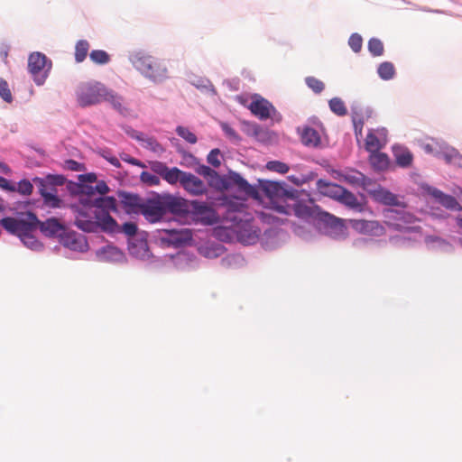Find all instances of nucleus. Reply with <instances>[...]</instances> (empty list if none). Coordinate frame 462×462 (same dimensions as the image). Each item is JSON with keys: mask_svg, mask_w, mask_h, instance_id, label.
Instances as JSON below:
<instances>
[{"mask_svg": "<svg viewBox=\"0 0 462 462\" xmlns=\"http://www.w3.org/2000/svg\"><path fill=\"white\" fill-rule=\"evenodd\" d=\"M261 197L265 196L275 211L284 215H294L319 229L344 236L346 226L344 220L324 211L305 189H296L285 181L258 180Z\"/></svg>", "mask_w": 462, "mask_h": 462, "instance_id": "obj_1", "label": "nucleus"}, {"mask_svg": "<svg viewBox=\"0 0 462 462\" xmlns=\"http://www.w3.org/2000/svg\"><path fill=\"white\" fill-rule=\"evenodd\" d=\"M367 193L372 199L379 204L397 207L399 208H384L383 216L387 226L395 231L410 233L419 230L420 226H409L408 225L415 222L416 217L413 214L405 210V203L401 201L398 196L389 189L377 185L374 189H367Z\"/></svg>", "mask_w": 462, "mask_h": 462, "instance_id": "obj_2", "label": "nucleus"}, {"mask_svg": "<svg viewBox=\"0 0 462 462\" xmlns=\"http://www.w3.org/2000/svg\"><path fill=\"white\" fill-rule=\"evenodd\" d=\"M98 207L92 211L80 213V217H76L75 226L87 233H95L98 229L109 234H117L120 232V226L116 220L110 215V211L117 212V200L114 196H108L106 199H100L96 201Z\"/></svg>", "mask_w": 462, "mask_h": 462, "instance_id": "obj_3", "label": "nucleus"}, {"mask_svg": "<svg viewBox=\"0 0 462 462\" xmlns=\"http://www.w3.org/2000/svg\"><path fill=\"white\" fill-rule=\"evenodd\" d=\"M220 222V217L216 209L205 201L190 200L189 212L184 223L214 226Z\"/></svg>", "mask_w": 462, "mask_h": 462, "instance_id": "obj_4", "label": "nucleus"}, {"mask_svg": "<svg viewBox=\"0 0 462 462\" xmlns=\"http://www.w3.org/2000/svg\"><path fill=\"white\" fill-rule=\"evenodd\" d=\"M154 236L162 246L180 248L191 245L193 241L192 232L188 228H160Z\"/></svg>", "mask_w": 462, "mask_h": 462, "instance_id": "obj_5", "label": "nucleus"}, {"mask_svg": "<svg viewBox=\"0 0 462 462\" xmlns=\"http://www.w3.org/2000/svg\"><path fill=\"white\" fill-rule=\"evenodd\" d=\"M52 68V60L44 53L40 51L32 52L28 57V70L31 73L34 83L42 86L48 79Z\"/></svg>", "mask_w": 462, "mask_h": 462, "instance_id": "obj_6", "label": "nucleus"}, {"mask_svg": "<svg viewBox=\"0 0 462 462\" xmlns=\"http://www.w3.org/2000/svg\"><path fill=\"white\" fill-rule=\"evenodd\" d=\"M150 223H161L166 215L162 193L152 191L143 200L141 213Z\"/></svg>", "mask_w": 462, "mask_h": 462, "instance_id": "obj_7", "label": "nucleus"}, {"mask_svg": "<svg viewBox=\"0 0 462 462\" xmlns=\"http://www.w3.org/2000/svg\"><path fill=\"white\" fill-rule=\"evenodd\" d=\"M106 86L100 82H93L80 86L77 92V102L80 107H88L99 104L103 99Z\"/></svg>", "mask_w": 462, "mask_h": 462, "instance_id": "obj_8", "label": "nucleus"}, {"mask_svg": "<svg viewBox=\"0 0 462 462\" xmlns=\"http://www.w3.org/2000/svg\"><path fill=\"white\" fill-rule=\"evenodd\" d=\"M165 215L171 214L174 221L185 222L190 200L171 193H162Z\"/></svg>", "mask_w": 462, "mask_h": 462, "instance_id": "obj_9", "label": "nucleus"}, {"mask_svg": "<svg viewBox=\"0 0 462 462\" xmlns=\"http://www.w3.org/2000/svg\"><path fill=\"white\" fill-rule=\"evenodd\" d=\"M106 197L107 196H97L93 185L82 183L79 203H75L70 206L72 211L76 215L75 217H80V213L82 211H92V209L98 207V204L96 203V201L100 200V199H106Z\"/></svg>", "mask_w": 462, "mask_h": 462, "instance_id": "obj_10", "label": "nucleus"}, {"mask_svg": "<svg viewBox=\"0 0 462 462\" xmlns=\"http://www.w3.org/2000/svg\"><path fill=\"white\" fill-rule=\"evenodd\" d=\"M248 108L251 113L260 120L272 118L279 122L282 120V115L277 111L274 106L262 96L255 94Z\"/></svg>", "mask_w": 462, "mask_h": 462, "instance_id": "obj_11", "label": "nucleus"}, {"mask_svg": "<svg viewBox=\"0 0 462 462\" xmlns=\"http://www.w3.org/2000/svg\"><path fill=\"white\" fill-rule=\"evenodd\" d=\"M228 190L235 189L238 193L254 199H260L261 195L259 192L258 184H250L244 177L238 172L234 171H228Z\"/></svg>", "mask_w": 462, "mask_h": 462, "instance_id": "obj_12", "label": "nucleus"}, {"mask_svg": "<svg viewBox=\"0 0 462 462\" xmlns=\"http://www.w3.org/2000/svg\"><path fill=\"white\" fill-rule=\"evenodd\" d=\"M25 215L28 216L31 220V226L28 230L23 231L18 238L27 248L35 252L42 251L44 248L43 244L32 234L33 231L38 228L40 219L37 215L31 210H27Z\"/></svg>", "mask_w": 462, "mask_h": 462, "instance_id": "obj_13", "label": "nucleus"}, {"mask_svg": "<svg viewBox=\"0 0 462 462\" xmlns=\"http://www.w3.org/2000/svg\"><path fill=\"white\" fill-rule=\"evenodd\" d=\"M60 243L64 247L79 253H85L89 248L86 236L74 230L67 229L63 236H61Z\"/></svg>", "mask_w": 462, "mask_h": 462, "instance_id": "obj_14", "label": "nucleus"}, {"mask_svg": "<svg viewBox=\"0 0 462 462\" xmlns=\"http://www.w3.org/2000/svg\"><path fill=\"white\" fill-rule=\"evenodd\" d=\"M117 199L122 208L127 214H140L143 208V199L136 193L125 190H117Z\"/></svg>", "mask_w": 462, "mask_h": 462, "instance_id": "obj_15", "label": "nucleus"}, {"mask_svg": "<svg viewBox=\"0 0 462 462\" xmlns=\"http://www.w3.org/2000/svg\"><path fill=\"white\" fill-rule=\"evenodd\" d=\"M437 145L439 150L435 152L436 158L443 159L448 164L462 168V154L457 148L444 141H437Z\"/></svg>", "mask_w": 462, "mask_h": 462, "instance_id": "obj_16", "label": "nucleus"}, {"mask_svg": "<svg viewBox=\"0 0 462 462\" xmlns=\"http://www.w3.org/2000/svg\"><path fill=\"white\" fill-rule=\"evenodd\" d=\"M32 182L38 187V191L42 198L45 206L51 208H60L63 206V200L58 196L57 189H50L44 186L42 177L32 178Z\"/></svg>", "mask_w": 462, "mask_h": 462, "instance_id": "obj_17", "label": "nucleus"}, {"mask_svg": "<svg viewBox=\"0 0 462 462\" xmlns=\"http://www.w3.org/2000/svg\"><path fill=\"white\" fill-rule=\"evenodd\" d=\"M38 228L44 236L59 238L60 241L68 229L66 225L54 217H49L45 221L40 220Z\"/></svg>", "mask_w": 462, "mask_h": 462, "instance_id": "obj_18", "label": "nucleus"}, {"mask_svg": "<svg viewBox=\"0 0 462 462\" xmlns=\"http://www.w3.org/2000/svg\"><path fill=\"white\" fill-rule=\"evenodd\" d=\"M30 221L31 220L29 219L28 216H26L25 218L5 217L0 219V226L9 234L19 237L23 231L28 230L30 228Z\"/></svg>", "mask_w": 462, "mask_h": 462, "instance_id": "obj_19", "label": "nucleus"}, {"mask_svg": "<svg viewBox=\"0 0 462 462\" xmlns=\"http://www.w3.org/2000/svg\"><path fill=\"white\" fill-rule=\"evenodd\" d=\"M128 59L133 67L145 77L152 66L153 56L149 55L143 50H138L130 52Z\"/></svg>", "mask_w": 462, "mask_h": 462, "instance_id": "obj_20", "label": "nucleus"}, {"mask_svg": "<svg viewBox=\"0 0 462 462\" xmlns=\"http://www.w3.org/2000/svg\"><path fill=\"white\" fill-rule=\"evenodd\" d=\"M428 193L435 199V200L447 209L452 211L462 210V206L459 204L457 199L449 194H446L440 189L429 186L427 189Z\"/></svg>", "mask_w": 462, "mask_h": 462, "instance_id": "obj_21", "label": "nucleus"}, {"mask_svg": "<svg viewBox=\"0 0 462 462\" xmlns=\"http://www.w3.org/2000/svg\"><path fill=\"white\" fill-rule=\"evenodd\" d=\"M340 175L346 182L354 187H361L366 192L367 189H369L368 187L373 183V180L371 178L353 168L346 169L345 172Z\"/></svg>", "mask_w": 462, "mask_h": 462, "instance_id": "obj_22", "label": "nucleus"}, {"mask_svg": "<svg viewBox=\"0 0 462 462\" xmlns=\"http://www.w3.org/2000/svg\"><path fill=\"white\" fill-rule=\"evenodd\" d=\"M144 78L154 84H160L165 81L169 78L168 68L165 62L153 57L152 66Z\"/></svg>", "mask_w": 462, "mask_h": 462, "instance_id": "obj_23", "label": "nucleus"}, {"mask_svg": "<svg viewBox=\"0 0 462 462\" xmlns=\"http://www.w3.org/2000/svg\"><path fill=\"white\" fill-rule=\"evenodd\" d=\"M98 261L107 263H121L125 259V254L117 246L107 245L96 251Z\"/></svg>", "mask_w": 462, "mask_h": 462, "instance_id": "obj_24", "label": "nucleus"}, {"mask_svg": "<svg viewBox=\"0 0 462 462\" xmlns=\"http://www.w3.org/2000/svg\"><path fill=\"white\" fill-rule=\"evenodd\" d=\"M181 187L193 196L203 195L208 191L205 182L190 172H186Z\"/></svg>", "mask_w": 462, "mask_h": 462, "instance_id": "obj_25", "label": "nucleus"}, {"mask_svg": "<svg viewBox=\"0 0 462 462\" xmlns=\"http://www.w3.org/2000/svg\"><path fill=\"white\" fill-rule=\"evenodd\" d=\"M350 226L360 234L377 236L382 226L377 221L365 219H349Z\"/></svg>", "mask_w": 462, "mask_h": 462, "instance_id": "obj_26", "label": "nucleus"}, {"mask_svg": "<svg viewBox=\"0 0 462 462\" xmlns=\"http://www.w3.org/2000/svg\"><path fill=\"white\" fill-rule=\"evenodd\" d=\"M102 101L108 102L121 116H127L129 109L124 105V97L106 87Z\"/></svg>", "mask_w": 462, "mask_h": 462, "instance_id": "obj_27", "label": "nucleus"}, {"mask_svg": "<svg viewBox=\"0 0 462 462\" xmlns=\"http://www.w3.org/2000/svg\"><path fill=\"white\" fill-rule=\"evenodd\" d=\"M317 189L322 196L328 197L337 201L344 187L327 180L319 179L317 181Z\"/></svg>", "mask_w": 462, "mask_h": 462, "instance_id": "obj_28", "label": "nucleus"}, {"mask_svg": "<svg viewBox=\"0 0 462 462\" xmlns=\"http://www.w3.org/2000/svg\"><path fill=\"white\" fill-rule=\"evenodd\" d=\"M393 154L399 167L407 169L411 166L413 154L407 147L395 144L393 146Z\"/></svg>", "mask_w": 462, "mask_h": 462, "instance_id": "obj_29", "label": "nucleus"}, {"mask_svg": "<svg viewBox=\"0 0 462 462\" xmlns=\"http://www.w3.org/2000/svg\"><path fill=\"white\" fill-rule=\"evenodd\" d=\"M337 201L356 212H362L365 208V204L359 201L354 193L346 188L341 190Z\"/></svg>", "mask_w": 462, "mask_h": 462, "instance_id": "obj_30", "label": "nucleus"}, {"mask_svg": "<svg viewBox=\"0 0 462 462\" xmlns=\"http://www.w3.org/2000/svg\"><path fill=\"white\" fill-rule=\"evenodd\" d=\"M300 134V141L307 147H319L321 139L319 132L311 126L304 125Z\"/></svg>", "mask_w": 462, "mask_h": 462, "instance_id": "obj_31", "label": "nucleus"}, {"mask_svg": "<svg viewBox=\"0 0 462 462\" xmlns=\"http://www.w3.org/2000/svg\"><path fill=\"white\" fill-rule=\"evenodd\" d=\"M425 243L427 247L430 250L440 251L444 253H451L454 250V246L449 241L437 236H426Z\"/></svg>", "mask_w": 462, "mask_h": 462, "instance_id": "obj_32", "label": "nucleus"}, {"mask_svg": "<svg viewBox=\"0 0 462 462\" xmlns=\"http://www.w3.org/2000/svg\"><path fill=\"white\" fill-rule=\"evenodd\" d=\"M369 162L375 171H383L388 169L390 160L386 153L376 151L370 152Z\"/></svg>", "mask_w": 462, "mask_h": 462, "instance_id": "obj_33", "label": "nucleus"}, {"mask_svg": "<svg viewBox=\"0 0 462 462\" xmlns=\"http://www.w3.org/2000/svg\"><path fill=\"white\" fill-rule=\"evenodd\" d=\"M209 187L218 191L228 190V173L220 175L217 171H213L206 179Z\"/></svg>", "mask_w": 462, "mask_h": 462, "instance_id": "obj_34", "label": "nucleus"}, {"mask_svg": "<svg viewBox=\"0 0 462 462\" xmlns=\"http://www.w3.org/2000/svg\"><path fill=\"white\" fill-rule=\"evenodd\" d=\"M378 77L384 81H389L394 79L396 75V69L393 62L383 61L381 62L376 69Z\"/></svg>", "mask_w": 462, "mask_h": 462, "instance_id": "obj_35", "label": "nucleus"}, {"mask_svg": "<svg viewBox=\"0 0 462 462\" xmlns=\"http://www.w3.org/2000/svg\"><path fill=\"white\" fill-rule=\"evenodd\" d=\"M277 138H278V135L274 131H273L267 127H263L261 125H260V130L257 131V134L254 136V139L258 143H260L262 144H265V145L272 144V143H275Z\"/></svg>", "mask_w": 462, "mask_h": 462, "instance_id": "obj_36", "label": "nucleus"}, {"mask_svg": "<svg viewBox=\"0 0 462 462\" xmlns=\"http://www.w3.org/2000/svg\"><path fill=\"white\" fill-rule=\"evenodd\" d=\"M186 172L177 167H168L162 179L169 184L173 185L179 182L181 185Z\"/></svg>", "mask_w": 462, "mask_h": 462, "instance_id": "obj_37", "label": "nucleus"}, {"mask_svg": "<svg viewBox=\"0 0 462 462\" xmlns=\"http://www.w3.org/2000/svg\"><path fill=\"white\" fill-rule=\"evenodd\" d=\"M139 143H141L142 147L154 153L162 154L165 152L163 146L153 136L144 134L143 138H142Z\"/></svg>", "mask_w": 462, "mask_h": 462, "instance_id": "obj_38", "label": "nucleus"}, {"mask_svg": "<svg viewBox=\"0 0 462 462\" xmlns=\"http://www.w3.org/2000/svg\"><path fill=\"white\" fill-rule=\"evenodd\" d=\"M128 250L130 254L137 258H144L149 251L147 243L143 239L136 243L129 242Z\"/></svg>", "mask_w": 462, "mask_h": 462, "instance_id": "obj_39", "label": "nucleus"}, {"mask_svg": "<svg viewBox=\"0 0 462 462\" xmlns=\"http://www.w3.org/2000/svg\"><path fill=\"white\" fill-rule=\"evenodd\" d=\"M42 180L45 181L43 184L46 188L57 189L58 186H62L66 183L67 179L62 174H48L42 178Z\"/></svg>", "mask_w": 462, "mask_h": 462, "instance_id": "obj_40", "label": "nucleus"}, {"mask_svg": "<svg viewBox=\"0 0 462 462\" xmlns=\"http://www.w3.org/2000/svg\"><path fill=\"white\" fill-rule=\"evenodd\" d=\"M220 128L225 134L226 137L234 143L239 144L242 142V137L236 133V131L226 122H220Z\"/></svg>", "mask_w": 462, "mask_h": 462, "instance_id": "obj_41", "label": "nucleus"}, {"mask_svg": "<svg viewBox=\"0 0 462 462\" xmlns=\"http://www.w3.org/2000/svg\"><path fill=\"white\" fill-rule=\"evenodd\" d=\"M89 43L87 40H79L75 46V60L78 63L84 61L88 55Z\"/></svg>", "mask_w": 462, "mask_h": 462, "instance_id": "obj_42", "label": "nucleus"}, {"mask_svg": "<svg viewBox=\"0 0 462 462\" xmlns=\"http://www.w3.org/2000/svg\"><path fill=\"white\" fill-rule=\"evenodd\" d=\"M367 49L373 57H380L383 55L384 47L383 42L376 37H372L368 41Z\"/></svg>", "mask_w": 462, "mask_h": 462, "instance_id": "obj_43", "label": "nucleus"}, {"mask_svg": "<svg viewBox=\"0 0 462 462\" xmlns=\"http://www.w3.org/2000/svg\"><path fill=\"white\" fill-rule=\"evenodd\" d=\"M329 109L338 116H344L347 114L346 106L340 97H333L328 101Z\"/></svg>", "mask_w": 462, "mask_h": 462, "instance_id": "obj_44", "label": "nucleus"}, {"mask_svg": "<svg viewBox=\"0 0 462 462\" xmlns=\"http://www.w3.org/2000/svg\"><path fill=\"white\" fill-rule=\"evenodd\" d=\"M192 84L196 88L201 91L208 92L212 96H216L217 94V89L215 88L211 81L207 78H199Z\"/></svg>", "mask_w": 462, "mask_h": 462, "instance_id": "obj_45", "label": "nucleus"}, {"mask_svg": "<svg viewBox=\"0 0 462 462\" xmlns=\"http://www.w3.org/2000/svg\"><path fill=\"white\" fill-rule=\"evenodd\" d=\"M241 131L249 137H254L257 134V131L260 130V125L248 120H241L240 121Z\"/></svg>", "mask_w": 462, "mask_h": 462, "instance_id": "obj_46", "label": "nucleus"}, {"mask_svg": "<svg viewBox=\"0 0 462 462\" xmlns=\"http://www.w3.org/2000/svg\"><path fill=\"white\" fill-rule=\"evenodd\" d=\"M90 60L98 65H105L110 61V55L103 50H93L89 53Z\"/></svg>", "mask_w": 462, "mask_h": 462, "instance_id": "obj_47", "label": "nucleus"}, {"mask_svg": "<svg viewBox=\"0 0 462 462\" xmlns=\"http://www.w3.org/2000/svg\"><path fill=\"white\" fill-rule=\"evenodd\" d=\"M265 168L268 171L278 172V173H281V174H285L290 170V167H289V165L287 163H285L283 162H281V161H276V160L275 161H269L266 163Z\"/></svg>", "mask_w": 462, "mask_h": 462, "instance_id": "obj_48", "label": "nucleus"}, {"mask_svg": "<svg viewBox=\"0 0 462 462\" xmlns=\"http://www.w3.org/2000/svg\"><path fill=\"white\" fill-rule=\"evenodd\" d=\"M176 133L180 137H181L190 144H194L198 141L196 134L185 126L178 125L176 127Z\"/></svg>", "mask_w": 462, "mask_h": 462, "instance_id": "obj_49", "label": "nucleus"}, {"mask_svg": "<svg viewBox=\"0 0 462 462\" xmlns=\"http://www.w3.org/2000/svg\"><path fill=\"white\" fill-rule=\"evenodd\" d=\"M305 83L315 94H320L325 88V84L312 76L306 77Z\"/></svg>", "mask_w": 462, "mask_h": 462, "instance_id": "obj_50", "label": "nucleus"}, {"mask_svg": "<svg viewBox=\"0 0 462 462\" xmlns=\"http://www.w3.org/2000/svg\"><path fill=\"white\" fill-rule=\"evenodd\" d=\"M379 139L372 131H370L365 138V150L368 152H374L379 151Z\"/></svg>", "mask_w": 462, "mask_h": 462, "instance_id": "obj_51", "label": "nucleus"}, {"mask_svg": "<svg viewBox=\"0 0 462 462\" xmlns=\"http://www.w3.org/2000/svg\"><path fill=\"white\" fill-rule=\"evenodd\" d=\"M140 180L143 184L150 187L157 186L161 182L160 178L157 175L146 171L141 172Z\"/></svg>", "mask_w": 462, "mask_h": 462, "instance_id": "obj_52", "label": "nucleus"}, {"mask_svg": "<svg viewBox=\"0 0 462 462\" xmlns=\"http://www.w3.org/2000/svg\"><path fill=\"white\" fill-rule=\"evenodd\" d=\"M348 46L350 47V49L355 52V53H358L361 51L362 50V46H363V38L362 36L357 33V32H354L350 35L349 39H348Z\"/></svg>", "mask_w": 462, "mask_h": 462, "instance_id": "obj_53", "label": "nucleus"}, {"mask_svg": "<svg viewBox=\"0 0 462 462\" xmlns=\"http://www.w3.org/2000/svg\"><path fill=\"white\" fill-rule=\"evenodd\" d=\"M15 191L22 195L29 196L32 193L33 184L27 179H22L17 182Z\"/></svg>", "mask_w": 462, "mask_h": 462, "instance_id": "obj_54", "label": "nucleus"}, {"mask_svg": "<svg viewBox=\"0 0 462 462\" xmlns=\"http://www.w3.org/2000/svg\"><path fill=\"white\" fill-rule=\"evenodd\" d=\"M152 172L157 175L159 178H163L165 171L168 168L165 162L160 161H152L149 163Z\"/></svg>", "mask_w": 462, "mask_h": 462, "instance_id": "obj_55", "label": "nucleus"}, {"mask_svg": "<svg viewBox=\"0 0 462 462\" xmlns=\"http://www.w3.org/2000/svg\"><path fill=\"white\" fill-rule=\"evenodd\" d=\"M0 97L6 103L13 101V96L5 79L0 78Z\"/></svg>", "mask_w": 462, "mask_h": 462, "instance_id": "obj_56", "label": "nucleus"}, {"mask_svg": "<svg viewBox=\"0 0 462 462\" xmlns=\"http://www.w3.org/2000/svg\"><path fill=\"white\" fill-rule=\"evenodd\" d=\"M221 152L218 148L212 149L207 156V162L214 168H218L221 165L219 156Z\"/></svg>", "mask_w": 462, "mask_h": 462, "instance_id": "obj_57", "label": "nucleus"}, {"mask_svg": "<svg viewBox=\"0 0 462 462\" xmlns=\"http://www.w3.org/2000/svg\"><path fill=\"white\" fill-rule=\"evenodd\" d=\"M138 226L133 221L125 222L122 226H120V232L124 233L129 237L134 236L137 234Z\"/></svg>", "mask_w": 462, "mask_h": 462, "instance_id": "obj_58", "label": "nucleus"}, {"mask_svg": "<svg viewBox=\"0 0 462 462\" xmlns=\"http://www.w3.org/2000/svg\"><path fill=\"white\" fill-rule=\"evenodd\" d=\"M66 189L72 196H79L80 195L81 186L82 183L80 181H74V180H68L66 181Z\"/></svg>", "mask_w": 462, "mask_h": 462, "instance_id": "obj_59", "label": "nucleus"}, {"mask_svg": "<svg viewBox=\"0 0 462 462\" xmlns=\"http://www.w3.org/2000/svg\"><path fill=\"white\" fill-rule=\"evenodd\" d=\"M227 211L233 212V213H238L242 211V208H245V205L241 201L229 199L228 201L225 202Z\"/></svg>", "mask_w": 462, "mask_h": 462, "instance_id": "obj_60", "label": "nucleus"}, {"mask_svg": "<svg viewBox=\"0 0 462 462\" xmlns=\"http://www.w3.org/2000/svg\"><path fill=\"white\" fill-rule=\"evenodd\" d=\"M95 183L94 189L97 196H105L109 192L110 189L105 180H97Z\"/></svg>", "mask_w": 462, "mask_h": 462, "instance_id": "obj_61", "label": "nucleus"}, {"mask_svg": "<svg viewBox=\"0 0 462 462\" xmlns=\"http://www.w3.org/2000/svg\"><path fill=\"white\" fill-rule=\"evenodd\" d=\"M120 158L123 162H125L131 165H134V166H138V167H141V168H145V164L144 162H143L142 161L136 159V158H134L132 157L131 155H129L128 153H125V152H123L121 155H120Z\"/></svg>", "mask_w": 462, "mask_h": 462, "instance_id": "obj_62", "label": "nucleus"}, {"mask_svg": "<svg viewBox=\"0 0 462 462\" xmlns=\"http://www.w3.org/2000/svg\"><path fill=\"white\" fill-rule=\"evenodd\" d=\"M79 180L80 183L93 185V183L97 182V177L95 172H88L79 175Z\"/></svg>", "mask_w": 462, "mask_h": 462, "instance_id": "obj_63", "label": "nucleus"}, {"mask_svg": "<svg viewBox=\"0 0 462 462\" xmlns=\"http://www.w3.org/2000/svg\"><path fill=\"white\" fill-rule=\"evenodd\" d=\"M0 188L9 192H14L16 189L15 184L3 176H0Z\"/></svg>", "mask_w": 462, "mask_h": 462, "instance_id": "obj_64", "label": "nucleus"}]
</instances>
